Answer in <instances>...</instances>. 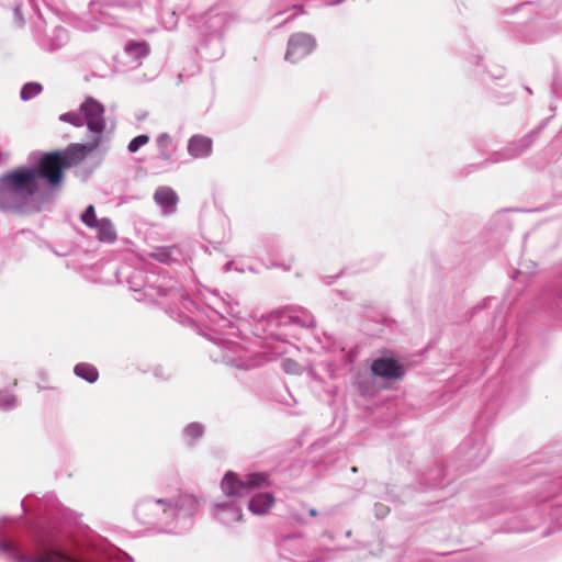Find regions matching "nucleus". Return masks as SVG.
Here are the masks:
<instances>
[{
	"mask_svg": "<svg viewBox=\"0 0 562 562\" xmlns=\"http://www.w3.org/2000/svg\"><path fill=\"white\" fill-rule=\"evenodd\" d=\"M40 180L47 183L44 162L34 167H20L0 177V210L11 213H26L40 191Z\"/></svg>",
	"mask_w": 562,
	"mask_h": 562,
	"instance_id": "nucleus-1",
	"label": "nucleus"
},
{
	"mask_svg": "<svg viewBox=\"0 0 562 562\" xmlns=\"http://www.w3.org/2000/svg\"><path fill=\"white\" fill-rule=\"evenodd\" d=\"M41 550L53 554V562H133V558L121 550H109L102 541L74 538L68 544L59 538L57 543L37 541Z\"/></svg>",
	"mask_w": 562,
	"mask_h": 562,
	"instance_id": "nucleus-2",
	"label": "nucleus"
},
{
	"mask_svg": "<svg viewBox=\"0 0 562 562\" xmlns=\"http://www.w3.org/2000/svg\"><path fill=\"white\" fill-rule=\"evenodd\" d=\"M160 509L156 514V522L151 525L159 532L180 533L191 526V517L198 512L199 503L190 495L175 502L158 498Z\"/></svg>",
	"mask_w": 562,
	"mask_h": 562,
	"instance_id": "nucleus-3",
	"label": "nucleus"
},
{
	"mask_svg": "<svg viewBox=\"0 0 562 562\" xmlns=\"http://www.w3.org/2000/svg\"><path fill=\"white\" fill-rule=\"evenodd\" d=\"M100 142L101 137L98 136L87 144H71L64 151H52L42 155L38 161L40 164L44 162L47 184L49 187L58 186L63 180V169L82 161L98 148Z\"/></svg>",
	"mask_w": 562,
	"mask_h": 562,
	"instance_id": "nucleus-4",
	"label": "nucleus"
},
{
	"mask_svg": "<svg viewBox=\"0 0 562 562\" xmlns=\"http://www.w3.org/2000/svg\"><path fill=\"white\" fill-rule=\"evenodd\" d=\"M214 339L215 350H211V358L214 361H221L238 369L248 370L255 367V362L250 359L248 350L237 341L224 337Z\"/></svg>",
	"mask_w": 562,
	"mask_h": 562,
	"instance_id": "nucleus-5",
	"label": "nucleus"
},
{
	"mask_svg": "<svg viewBox=\"0 0 562 562\" xmlns=\"http://www.w3.org/2000/svg\"><path fill=\"white\" fill-rule=\"evenodd\" d=\"M269 485L267 473H249L240 480L234 472H227L221 483L223 493L231 497H243L249 495L255 488Z\"/></svg>",
	"mask_w": 562,
	"mask_h": 562,
	"instance_id": "nucleus-6",
	"label": "nucleus"
},
{
	"mask_svg": "<svg viewBox=\"0 0 562 562\" xmlns=\"http://www.w3.org/2000/svg\"><path fill=\"white\" fill-rule=\"evenodd\" d=\"M549 119H546L541 122V124L529 134L525 135L518 142H514L505 146L502 150L495 151L490 159L486 160L488 164L499 162L505 160L514 159L520 156L525 150H527L531 144L536 140L540 132L546 127Z\"/></svg>",
	"mask_w": 562,
	"mask_h": 562,
	"instance_id": "nucleus-7",
	"label": "nucleus"
},
{
	"mask_svg": "<svg viewBox=\"0 0 562 562\" xmlns=\"http://www.w3.org/2000/svg\"><path fill=\"white\" fill-rule=\"evenodd\" d=\"M80 113L88 130L95 134H102L105 128L104 105L92 97H88L80 104Z\"/></svg>",
	"mask_w": 562,
	"mask_h": 562,
	"instance_id": "nucleus-8",
	"label": "nucleus"
},
{
	"mask_svg": "<svg viewBox=\"0 0 562 562\" xmlns=\"http://www.w3.org/2000/svg\"><path fill=\"white\" fill-rule=\"evenodd\" d=\"M316 47V41L313 35L304 32L294 33L288 41L285 60L297 63L308 56Z\"/></svg>",
	"mask_w": 562,
	"mask_h": 562,
	"instance_id": "nucleus-9",
	"label": "nucleus"
},
{
	"mask_svg": "<svg viewBox=\"0 0 562 562\" xmlns=\"http://www.w3.org/2000/svg\"><path fill=\"white\" fill-rule=\"evenodd\" d=\"M149 257L165 265L183 263L189 258V248L184 244L158 246L150 251Z\"/></svg>",
	"mask_w": 562,
	"mask_h": 562,
	"instance_id": "nucleus-10",
	"label": "nucleus"
},
{
	"mask_svg": "<svg viewBox=\"0 0 562 562\" xmlns=\"http://www.w3.org/2000/svg\"><path fill=\"white\" fill-rule=\"evenodd\" d=\"M211 308L216 317V319L212 317V322L217 323V326L221 328H234L233 321L227 316L238 318L240 311L238 304L234 302L229 295H227V299H217V302Z\"/></svg>",
	"mask_w": 562,
	"mask_h": 562,
	"instance_id": "nucleus-11",
	"label": "nucleus"
},
{
	"mask_svg": "<svg viewBox=\"0 0 562 562\" xmlns=\"http://www.w3.org/2000/svg\"><path fill=\"white\" fill-rule=\"evenodd\" d=\"M371 372L384 380H398L405 374V369L392 357H380L372 361Z\"/></svg>",
	"mask_w": 562,
	"mask_h": 562,
	"instance_id": "nucleus-12",
	"label": "nucleus"
},
{
	"mask_svg": "<svg viewBox=\"0 0 562 562\" xmlns=\"http://www.w3.org/2000/svg\"><path fill=\"white\" fill-rule=\"evenodd\" d=\"M460 450L464 453L467 461L471 465L476 467L482 463L488 456L490 449L483 437L469 438L460 446Z\"/></svg>",
	"mask_w": 562,
	"mask_h": 562,
	"instance_id": "nucleus-13",
	"label": "nucleus"
},
{
	"mask_svg": "<svg viewBox=\"0 0 562 562\" xmlns=\"http://www.w3.org/2000/svg\"><path fill=\"white\" fill-rule=\"evenodd\" d=\"M212 513L225 526H232L243 519L241 506L236 501L216 502L213 505Z\"/></svg>",
	"mask_w": 562,
	"mask_h": 562,
	"instance_id": "nucleus-14",
	"label": "nucleus"
},
{
	"mask_svg": "<svg viewBox=\"0 0 562 562\" xmlns=\"http://www.w3.org/2000/svg\"><path fill=\"white\" fill-rule=\"evenodd\" d=\"M159 509L158 498L146 497L136 504L134 513L140 524L151 527L156 522V514Z\"/></svg>",
	"mask_w": 562,
	"mask_h": 562,
	"instance_id": "nucleus-15",
	"label": "nucleus"
},
{
	"mask_svg": "<svg viewBox=\"0 0 562 562\" xmlns=\"http://www.w3.org/2000/svg\"><path fill=\"white\" fill-rule=\"evenodd\" d=\"M153 198L165 215H170L176 212L179 196L172 188L167 186L158 187Z\"/></svg>",
	"mask_w": 562,
	"mask_h": 562,
	"instance_id": "nucleus-16",
	"label": "nucleus"
},
{
	"mask_svg": "<svg viewBox=\"0 0 562 562\" xmlns=\"http://www.w3.org/2000/svg\"><path fill=\"white\" fill-rule=\"evenodd\" d=\"M68 32L65 27L55 26L49 33L40 40V46L49 53L56 52L68 42Z\"/></svg>",
	"mask_w": 562,
	"mask_h": 562,
	"instance_id": "nucleus-17",
	"label": "nucleus"
},
{
	"mask_svg": "<svg viewBox=\"0 0 562 562\" xmlns=\"http://www.w3.org/2000/svg\"><path fill=\"white\" fill-rule=\"evenodd\" d=\"M212 139L204 135H193L188 142V153L195 159L206 158L212 154Z\"/></svg>",
	"mask_w": 562,
	"mask_h": 562,
	"instance_id": "nucleus-18",
	"label": "nucleus"
},
{
	"mask_svg": "<svg viewBox=\"0 0 562 562\" xmlns=\"http://www.w3.org/2000/svg\"><path fill=\"white\" fill-rule=\"evenodd\" d=\"M274 504V497L271 493H257L248 501V509L255 515H266Z\"/></svg>",
	"mask_w": 562,
	"mask_h": 562,
	"instance_id": "nucleus-19",
	"label": "nucleus"
},
{
	"mask_svg": "<svg viewBox=\"0 0 562 562\" xmlns=\"http://www.w3.org/2000/svg\"><path fill=\"white\" fill-rule=\"evenodd\" d=\"M124 54L135 64L139 66L142 59L149 54V46L146 42L130 41L124 47Z\"/></svg>",
	"mask_w": 562,
	"mask_h": 562,
	"instance_id": "nucleus-20",
	"label": "nucleus"
},
{
	"mask_svg": "<svg viewBox=\"0 0 562 562\" xmlns=\"http://www.w3.org/2000/svg\"><path fill=\"white\" fill-rule=\"evenodd\" d=\"M156 144L158 148V158L162 161L171 162L175 153L171 136L168 133H161L158 135Z\"/></svg>",
	"mask_w": 562,
	"mask_h": 562,
	"instance_id": "nucleus-21",
	"label": "nucleus"
},
{
	"mask_svg": "<svg viewBox=\"0 0 562 562\" xmlns=\"http://www.w3.org/2000/svg\"><path fill=\"white\" fill-rule=\"evenodd\" d=\"M94 228L98 231V238L100 241L113 243L116 239L115 228L109 218H100V222Z\"/></svg>",
	"mask_w": 562,
	"mask_h": 562,
	"instance_id": "nucleus-22",
	"label": "nucleus"
},
{
	"mask_svg": "<svg viewBox=\"0 0 562 562\" xmlns=\"http://www.w3.org/2000/svg\"><path fill=\"white\" fill-rule=\"evenodd\" d=\"M74 372L80 379L94 383L99 378L97 368L90 363L81 362L75 366Z\"/></svg>",
	"mask_w": 562,
	"mask_h": 562,
	"instance_id": "nucleus-23",
	"label": "nucleus"
},
{
	"mask_svg": "<svg viewBox=\"0 0 562 562\" xmlns=\"http://www.w3.org/2000/svg\"><path fill=\"white\" fill-rule=\"evenodd\" d=\"M288 319L289 323L299 325L303 328H314L316 326L314 316L305 310H302L297 315H289Z\"/></svg>",
	"mask_w": 562,
	"mask_h": 562,
	"instance_id": "nucleus-24",
	"label": "nucleus"
},
{
	"mask_svg": "<svg viewBox=\"0 0 562 562\" xmlns=\"http://www.w3.org/2000/svg\"><path fill=\"white\" fill-rule=\"evenodd\" d=\"M204 434V426L200 423H190L183 429V437L190 445L194 443Z\"/></svg>",
	"mask_w": 562,
	"mask_h": 562,
	"instance_id": "nucleus-25",
	"label": "nucleus"
},
{
	"mask_svg": "<svg viewBox=\"0 0 562 562\" xmlns=\"http://www.w3.org/2000/svg\"><path fill=\"white\" fill-rule=\"evenodd\" d=\"M43 91V86L38 82H26L20 91V98L23 101H29L37 97Z\"/></svg>",
	"mask_w": 562,
	"mask_h": 562,
	"instance_id": "nucleus-26",
	"label": "nucleus"
},
{
	"mask_svg": "<svg viewBox=\"0 0 562 562\" xmlns=\"http://www.w3.org/2000/svg\"><path fill=\"white\" fill-rule=\"evenodd\" d=\"M80 218L82 223L90 228L97 227L98 223L100 222L95 215L94 206L91 204L87 206Z\"/></svg>",
	"mask_w": 562,
	"mask_h": 562,
	"instance_id": "nucleus-27",
	"label": "nucleus"
},
{
	"mask_svg": "<svg viewBox=\"0 0 562 562\" xmlns=\"http://www.w3.org/2000/svg\"><path fill=\"white\" fill-rule=\"evenodd\" d=\"M18 401L13 394L0 391V408L10 411L16 407Z\"/></svg>",
	"mask_w": 562,
	"mask_h": 562,
	"instance_id": "nucleus-28",
	"label": "nucleus"
},
{
	"mask_svg": "<svg viewBox=\"0 0 562 562\" xmlns=\"http://www.w3.org/2000/svg\"><path fill=\"white\" fill-rule=\"evenodd\" d=\"M60 121L67 122L76 127H81L85 125L82 115L77 112H67L60 115Z\"/></svg>",
	"mask_w": 562,
	"mask_h": 562,
	"instance_id": "nucleus-29",
	"label": "nucleus"
},
{
	"mask_svg": "<svg viewBox=\"0 0 562 562\" xmlns=\"http://www.w3.org/2000/svg\"><path fill=\"white\" fill-rule=\"evenodd\" d=\"M149 142V136L146 134H140L134 137L127 145V149L130 153H136L142 146L146 145Z\"/></svg>",
	"mask_w": 562,
	"mask_h": 562,
	"instance_id": "nucleus-30",
	"label": "nucleus"
},
{
	"mask_svg": "<svg viewBox=\"0 0 562 562\" xmlns=\"http://www.w3.org/2000/svg\"><path fill=\"white\" fill-rule=\"evenodd\" d=\"M281 367H282L283 371L289 374H300L301 373V366L292 359H289V358L283 359L281 362Z\"/></svg>",
	"mask_w": 562,
	"mask_h": 562,
	"instance_id": "nucleus-31",
	"label": "nucleus"
},
{
	"mask_svg": "<svg viewBox=\"0 0 562 562\" xmlns=\"http://www.w3.org/2000/svg\"><path fill=\"white\" fill-rule=\"evenodd\" d=\"M13 22L20 29L23 27L25 24V20L20 4H15L13 7Z\"/></svg>",
	"mask_w": 562,
	"mask_h": 562,
	"instance_id": "nucleus-32",
	"label": "nucleus"
},
{
	"mask_svg": "<svg viewBox=\"0 0 562 562\" xmlns=\"http://www.w3.org/2000/svg\"><path fill=\"white\" fill-rule=\"evenodd\" d=\"M374 510H375L376 517H379V518L384 517L389 512L387 507L380 503L374 505Z\"/></svg>",
	"mask_w": 562,
	"mask_h": 562,
	"instance_id": "nucleus-33",
	"label": "nucleus"
},
{
	"mask_svg": "<svg viewBox=\"0 0 562 562\" xmlns=\"http://www.w3.org/2000/svg\"><path fill=\"white\" fill-rule=\"evenodd\" d=\"M308 514H310V516H312V517H316L318 513H317V510H316L315 508H311V509L308 510Z\"/></svg>",
	"mask_w": 562,
	"mask_h": 562,
	"instance_id": "nucleus-34",
	"label": "nucleus"
},
{
	"mask_svg": "<svg viewBox=\"0 0 562 562\" xmlns=\"http://www.w3.org/2000/svg\"><path fill=\"white\" fill-rule=\"evenodd\" d=\"M502 76H503L502 70H498L497 74H493V77L496 79L502 78Z\"/></svg>",
	"mask_w": 562,
	"mask_h": 562,
	"instance_id": "nucleus-35",
	"label": "nucleus"
},
{
	"mask_svg": "<svg viewBox=\"0 0 562 562\" xmlns=\"http://www.w3.org/2000/svg\"><path fill=\"white\" fill-rule=\"evenodd\" d=\"M301 535L297 533V535H290L288 537H285V540H289V539H292V538H296V537H300Z\"/></svg>",
	"mask_w": 562,
	"mask_h": 562,
	"instance_id": "nucleus-36",
	"label": "nucleus"
},
{
	"mask_svg": "<svg viewBox=\"0 0 562 562\" xmlns=\"http://www.w3.org/2000/svg\"><path fill=\"white\" fill-rule=\"evenodd\" d=\"M231 266H232V263H231V262H227V263L225 265V270H226V271H228V270L231 269Z\"/></svg>",
	"mask_w": 562,
	"mask_h": 562,
	"instance_id": "nucleus-37",
	"label": "nucleus"
},
{
	"mask_svg": "<svg viewBox=\"0 0 562 562\" xmlns=\"http://www.w3.org/2000/svg\"><path fill=\"white\" fill-rule=\"evenodd\" d=\"M512 530H513V531H524V530H526V529H525V528H514V529H512Z\"/></svg>",
	"mask_w": 562,
	"mask_h": 562,
	"instance_id": "nucleus-38",
	"label": "nucleus"
},
{
	"mask_svg": "<svg viewBox=\"0 0 562 562\" xmlns=\"http://www.w3.org/2000/svg\"><path fill=\"white\" fill-rule=\"evenodd\" d=\"M340 2H341V0H337V1L331 2L330 4H338Z\"/></svg>",
	"mask_w": 562,
	"mask_h": 562,
	"instance_id": "nucleus-39",
	"label": "nucleus"
}]
</instances>
